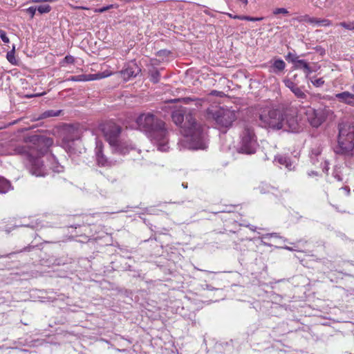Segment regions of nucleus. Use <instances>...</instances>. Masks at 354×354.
Wrapping results in <instances>:
<instances>
[{
	"mask_svg": "<svg viewBox=\"0 0 354 354\" xmlns=\"http://www.w3.org/2000/svg\"><path fill=\"white\" fill-rule=\"evenodd\" d=\"M259 125L274 130L299 132L302 127L298 120L297 111L293 108L274 109L265 107L259 113Z\"/></svg>",
	"mask_w": 354,
	"mask_h": 354,
	"instance_id": "nucleus-1",
	"label": "nucleus"
},
{
	"mask_svg": "<svg viewBox=\"0 0 354 354\" xmlns=\"http://www.w3.org/2000/svg\"><path fill=\"white\" fill-rule=\"evenodd\" d=\"M173 122L182 129L184 136L181 141L185 147L190 149H204L206 143L201 126L196 122L192 113L185 107L174 110L171 114Z\"/></svg>",
	"mask_w": 354,
	"mask_h": 354,
	"instance_id": "nucleus-2",
	"label": "nucleus"
},
{
	"mask_svg": "<svg viewBox=\"0 0 354 354\" xmlns=\"http://www.w3.org/2000/svg\"><path fill=\"white\" fill-rule=\"evenodd\" d=\"M138 129L157 146L160 151L169 149L167 130L164 121L151 113L140 114L136 119Z\"/></svg>",
	"mask_w": 354,
	"mask_h": 354,
	"instance_id": "nucleus-3",
	"label": "nucleus"
},
{
	"mask_svg": "<svg viewBox=\"0 0 354 354\" xmlns=\"http://www.w3.org/2000/svg\"><path fill=\"white\" fill-rule=\"evenodd\" d=\"M31 140L36 145L35 147L30 148L28 151L26 147L19 145L15 151L18 154H27L30 163V171L32 175L44 176L47 171L40 158L48 152V148L53 144V140L44 136H34Z\"/></svg>",
	"mask_w": 354,
	"mask_h": 354,
	"instance_id": "nucleus-4",
	"label": "nucleus"
},
{
	"mask_svg": "<svg viewBox=\"0 0 354 354\" xmlns=\"http://www.w3.org/2000/svg\"><path fill=\"white\" fill-rule=\"evenodd\" d=\"M104 136L115 153L125 154L133 149L131 142L121 138V127L114 123L106 124L103 129Z\"/></svg>",
	"mask_w": 354,
	"mask_h": 354,
	"instance_id": "nucleus-5",
	"label": "nucleus"
},
{
	"mask_svg": "<svg viewBox=\"0 0 354 354\" xmlns=\"http://www.w3.org/2000/svg\"><path fill=\"white\" fill-rule=\"evenodd\" d=\"M258 147L257 138L254 128L248 124L243 127L241 134L239 151L245 154H252Z\"/></svg>",
	"mask_w": 354,
	"mask_h": 354,
	"instance_id": "nucleus-6",
	"label": "nucleus"
},
{
	"mask_svg": "<svg viewBox=\"0 0 354 354\" xmlns=\"http://www.w3.org/2000/svg\"><path fill=\"white\" fill-rule=\"evenodd\" d=\"M338 143L340 151L348 153L354 149V126L349 123L339 125Z\"/></svg>",
	"mask_w": 354,
	"mask_h": 354,
	"instance_id": "nucleus-7",
	"label": "nucleus"
},
{
	"mask_svg": "<svg viewBox=\"0 0 354 354\" xmlns=\"http://www.w3.org/2000/svg\"><path fill=\"white\" fill-rule=\"evenodd\" d=\"M209 118H212L216 124L221 127H228L236 120V116L234 111L225 109L223 108H216L209 109L207 111Z\"/></svg>",
	"mask_w": 354,
	"mask_h": 354,
	"instance_id": "nucleus-8",
	"label": "nucleus"
},
{
	"mask_svg": "<svg viewBox=\"0 0 354 354\" xmlns=\"http://www.w3.org/2000/svg\"><path fill=\"white\" fill-rule=\"evenodd\" d=\"M305 114L308 122L313 127H319L324 121L322 110H315L310 106H307L305 108Z\"/></svg>",
	"mask_w": 354,
	"mask_h": 354,
	"instance_id": "nucleus-9",
	"label": "nucleus"
},
{
	"mask_svg": "<svg viewBox=\"0 0 354 354\" xmlns=\"http://www.w3.org/2000/svg\"><path fill=\"white\" fill-rule=\"evenodd\" d=\"M141 72V68L134 61L126 64L120 74L124 81L136 77Z\"/></svg>",
	"mask_w": 354,
	"mask_h": 354,
	"instance_id": "nucleus-10",
	"label": "nucleus"
},
{
	"mask_svg": "<svg viewBox=\"0 0 354 354\" xmlns=\"http://www.w3.org/2000/svg\"><path fill=\"white\" fill-rule=\"evenodd\" d=\"M111 75V73L109 71H104L102 73H97L95 74H88V75H79L75 76H72L68 78L69 81L73 82H86L91 80H100L104 77H107Z\"/></svg>",
	"mask_w": 354,
	"mask_h": 354,
	"instance_id": "nucleus-11",
	"label": "nucleus"
},
{
	"mask_svg": "<svg viewBox=\"0 0 354 354\" xmlns=\"http://www.w3.org/2000/svg\"><path fill=\"white\" fill-rule=\"evenodd\" d=\"M96 146H95V156L96 160L98 165L102 167H105L109 165V162L107 158L104 156L102 153L103 150V144L100 140H96Z\"/></svg>",
	"mask_w": 354,
	"mask_h": 354,
	"instance_id": "nucleus-12",
	"label": "nucleus"
},
{
	"mask_svg": "<svg viewBox=\"0 0 354 354\" xmlns=\"http://www.w3.org/2000/svg\"><path fill=\"white\" fill-rule=\"evenodd\" d=\"M292 62L295 65L296 69L302 70L308 76L313 72L312 68L309 64L304 59H299L297 57H293L291 59Z\"/></svg>",
	"mask_w": 354,
	"mask_h": 354,
	"instance_id": "nucleus-13",
	"label": "nucleus"
},
{
	"mask_svg": "<svg viewBox=\"0 0 354 354\" xmlns=\"http://www.w3.org/2000/svg\"><path fill=\"white\" fill-rule=\"evenodd\" d=\"M335 98L337 99L339 102L350 106H354V94L348 91H344L335 94Z\"/></svg>",
	"mask_w": 354,
	"mask_h": 354,
	"instance_id": "nucleus-14",
	"label": "nucleus"
},
{
	"mask_svg": "<svg viewBox=\"0 0 354 354\" xmlns=\"http://www.w3.org/2000/svg\"><path fill=\"white\" fill-rule=\"evenodd\" d=\"M274 161L278 162L281 165H283L286 169L291 171L295 169V165L289 158L283 156H277L274 158Z\"/></svg>",
	"mask_w": 354,
	"mask_h": 354,
	"instance_id": "nucleus-15",
	"label": "nucleus"
},
{
	"mask_svg": "<svg viewBox=\"0 0 354 354\" xmlns=\"http://www.w3.org/2000/svg\"><path fill=\"white\" fill-rule=\"evenodd\" d=\"M48 161L50 162V168L55 172L59 173L63 171V167L58 163L55 157L53 154L49 155Z\"/></svg>",
	"mask_w": 354,
	"mask_h": 354,
	"instance_id": "nucleus-16",
	"label": "nucleus"
},
{
	"mask_svg": "<svg viewBox=\"0 0 354 354\" xmlns=\"http://www.w3.org/2000/svg\"><path fill=\"white\" fill-rule=\"evenodd\" d=\"M321 152L322 149L319 147L312 149L310 158L313 165H317V164L319 162V156H321Z\"/></svg>",
	"mask_w": 354,
	"mask_h": 354,
	"instance_id": "nucleus-17",
	"label": "nucleus"
},
{
	"mask_svg": "<svg viewBox=\"0 0 354 354\" xmlns=\"http://www.w3.org/2000/svg\"><path fill=\"white\" fill-rule=\"evenodd\" d=\"M286 67V63L282 59H277L274 60L272 66V70L270 71L272 73H278L280 71H282Z\"/></svg>",
	"mask_w": 354,
	"mask_h": 354,
	"instance_id": "nucleus-18",
	"label": "nucleus"
},
{
	"mask_svg": "<svg viewBox=\"0 0 354 354\" xmlns=\"http://www.w3.org/2000/svg\"><path fill=\"white\" fill-rule=\"evenodd\" d=\"M12 187L10 183L3 177H0V193L6 194Z\"/></svg>",
	"mask_w": 354,
	"mask_h": 354,
	"instance_id": "nucleus-19",
	"label": "nucleus"
},
{
	"mask_svg": "<svg viewBox=\"0 0 354 354\" xmlns=\"http://www.w3.org/2000/svg\"><path fill=\"white\" fill-rule=\"evenodd\" d=\"M227 16L230 18L238 19L241 20H247L250 21H258L263 19L262 17H252L248 16H241V15H232L230 13H227Z\"/></svg>",
	"mask_w": 354,
	"mask_h": 354,
	"instance_id": "nucleus-20",
	"label": "nucleus"
},
{
	"mask_svg": "<svg viewBox=\"0 0 354 354\" xmlns=\"http://www.w3.org/2000/svg\"><path fill=\"white\" fill-rule=\"evenodd\" d=\"M298 22L302 23L306 22L314 25V22L316 21V18L311 17L308 15H301L295 19Z\"/></svg>",
	"mask_w": 354,
	"mask_h": 354,
	"instance_id": "nucleus-21",
	"label": "nucleus"
},
{
	"mask_svg": "<svg viewBox=\"0 0 354 354\" xmlns=\"http://www.w3.org/2000/svg\"><path fill=\"white\" fill-rule=\"evenodd\" d=\"M292 93L295 94V95L299 100V102L301 103L304 102V100L307 99V95L305 93L304 91H302V89L300 87H297Z\"/></svg>",
	"mask_w": 354,
	"mask_h": 354,
	"instance_id": "nucleus-22",
	"label": "nucleus"
},
{
	"mask_svg": "<svg viewBox=\"0 0 354 354\" xmlns=\"http://www.w3.org/2000/svg\"><path fill=\"white\" fill-rule=\"evenodd\" d=\"M61 112H62V111H60V110H58V111H55V110L46 111L44 113H42V114L40 116V118L43 119V118H50V117H56V116L59 115Z\"/></svg>",
	"mask_w": 354,
	"mask_h": 354,
	"instance_id": "nucleus-23",
	"label": "nucleus"
},
{
	"mask_svg": "<svg viewBox=\"0 0 354 354\" xmlns=\"http://www.w3.org/2000/svg\"><path fill=\"white\" fill-rule=\"evenodd\" d=\"M160 73L158 70L153 69L150 72V80L153 83H157L159 81Z\"/></svg>",
	"mask_w": 354,
	"mask_h": 354,
	"instance_id": "nucleus-24",
	"label": "nucleus"
},
{
	"mask_svg": "<svg viewBox=\"0 0 354 354\" xmlns=\"http://www.w3.org/2000/svg\"><path fill=\"white\" fill-rule=\"evenodd\" d=\"M330 24V21L326 19H319L316 18V21L314 22V26H329Z\"/></svg>",
	"mask_w": 354,
	"mask_h": 354,
	"instance_id": "nucleus-25",
	"label": "nucleus"
},
{
	"mask_svg": "<svg viewBox=\"0 0 354 354\" xmlns=\"http://www.w3.org/2000/svg\"><path fill=\"white\" fill-rule=\"evenodd\" d=\"M15 46H12V49L8 52L6 57L9 62L11 64H15L16 62L15 57Z\"/></svg>",
	"mask_w": 354,
	"mask_h": 354,
	"instance_id": "nucleus-26",
	"label": "nucleus"
},
{
	"mask_svg": "<svg viewBox=\"0 0 354 354\" xmlns=\"http://www.w3.org/2000/svg\"><path fill=\"white\" fill-rule=\"evenodd\" d=\"M68 132H73V133H75V135L72 136L70 138H65L64 139L67 142L71 141V140H78L80 138V134L78 133V132L74 128H72V127L68 128Z\"/></svg>",
	"mask_w": 354,
	"mask_h": 354,
	"instance_id": "nucleus-27",
	"label": "nucleus"
},
{
	"mask_svg": "<svg viewBox=\"0 0 354 354\" xmlns=\"http://www.w3.org/2000/svg\"><path fill=\"white\" fill-rule=\"evenodd\" d=\"M283 82L286 87H288L292 92L297 87V86L290 79H286Z\"/></svg>",
	"mask_w": 354,
	"mask_h": 354,
	"instance_id": "nucleus-28",
	"label": "nucleus"
},
{
	"mask_svg": "<svg viewBox=\"0 0 354 354\" xmlns=\"http://www.w3.org/2000/svg\"><path fill=\"white\" fill-rule=\"evenodd\" d=\"M339 26L347 29V30H354V21L350 22H341L338 24Z\"/></svg>",
	"mask_w": 354,
	"mask_h": 354,
	"instance_id": "nucleus-29",
	"label": "nucleus"
},
{
	"mask_svg": "<svg viewBox=\"0 0 354 354\" xmlns=\"http://www.w3.org/2000/svg\"><path fill=\"white\" fill-rule=\"evenodd\" d=\"M273 14L275 15H279V14H283V15H287L289 14V12L286 8H276L273 10Z\"/></svg>",
	"mask_w": 354,
	"mask_h": 354,
	"instance_id": "nucleus-30",
	"label": "nucleus"
},
{
	"mask_svg": "<svg viewBox=\"0 0 354 354\" xmlns=\"http://www.w3.org/2000/svg\"><path fill=\"white\" fill-rule=\"evenodd\" d=\"M311 83L316 87H320L324 85V80L323 78H318L316 80L311 79Z\"/></svg>",
	"mask_w": 354,
	"mask_h": 354,
	"instance_id": "nucleus-31",
	"label": "nucleus"
},
{
	"mask_svg": "<svg viewBox=\"0 0 354 354\" xmlns=\"http://www.w3.org/2000/svg\"><path fill=\"white\" fill-rule=\"evenodd\" d=\"M37 10L41 13V14H43V13H47L48 12H50V6L48 5H44V6H40L37 8Z\"/></svg>",
	"mask_w": 354,
	"mask_h": 354,
	"instance_id": "nucleus-32",
	"label": "nucleus"
},
{
	"mask_svg": "<svg viewBox=\"0 0 354 354\" xmlns=\"http://www.w3.org/2000/svg\"><path fill=\"white\" fill-rule=\"evenodd\" d=\"M0 38L5 44H8L10 41L9 38L7 37L6 32L1 29H0Z\"/></svg>",
	"mask_w": 354,
	"mask_h": 354,
	"instance_id": "nucleus-33",
	"label": "nucleus"
},
{
	"mask_svg": "<svg viewBox=\"0 0 354 354\" xmlns=\"http://www.w3.org/2000/svg\"><path fill=\"white\" fill-rule=\"evenodd\" d=\"M75 61V59L73 56L71 55H66L63 62H62V65L64 66V63H67V64H73Z\"/></svg>",
	"mask_w": 354,
	"mask_h": 354,
	"instance_id": "nucleus-34",
	"label": "nucleus"
},
{
	"mask_svg": "<svg viewBox=\"0 0 354 354\" xmlns=\"http://www.w3.org/2000/svg\"><path fill=\"white\" fill-rule=\"evenodd\" d=\"M320 167L322 169L323 171H328V162L326 160H324V162L322 161L320 163Z\"/></svg>",
	"mask_w": 354,
	"mask_h": 354,
	"instance_id": "nucleus-35",
	"label": "nucleus"
},
{
	"mask_svg": "<svg viewBox=\"0 0 354 354\" xmlns=\"http://www.w3.org/2000/svg\"><path fill=\"white\" fill-rule=\"evenodd\" d=\"M37 8L35 7H30L27 9V12L31 15V17H33Z\"/></svg>",
	"mask_w": 354,
	"mask_h": 354,
	"instance_id": "nucleus-36",
	"label": "nucleus"
},
{
	"mask_svg": "<svg viewBox=\"0 0 354 354\" xmlns=\"http://www.w3.org/2000/svg\"><path fill=\"white\" fill-rule=\"evenodd\" d=\"M264 186H266L268 189H269V188H270V187L268 186L267 185H262L261 186H259V190H260V192L261 193H266V190L264 189ZM268 192H269V190H268Z\"/></svg>",
	"mask_w": 354,
	"mask_h": 354,
	"instance_id": "nucleus-37",
	"label": "nucleus"
},
{
	"mask_svg": "<svg viewBox=\"0 0 354 354\" xmlns=\"http://www.w3.org/2000/svg\"><path fill=\"white\" fill-rule=\"evenodd\" d=\"M264 237H279L277 233H270L264 235Z\"/></svg>",
	"mask_w": 354,
	"mask_h": 354,
	"instance_id": "nucleus-38",
	"label": "nucleus"
},
{
	"mask_svg": "<svg viewBox=\"0 0 354 354\" xmlns=\"http://www.w3.org/2000/svg\"><path fill=\"white\" fill-rule=\"evenodd\" d=\"M182 100L185 103H189L190 101H192V99L190 97H185L183 98Z\"/></svg>",
	"mask_w": 354,
	"mask_h": 354,
	"instance_id": "nucleus-39",
	"label": "nucleus"
},
{
	"mask_svg": "<svg viewBox=\"0 0 354 354\" xmlns=\"http://www.w3.org/2000/svg\"><path fill=\"white\" fill-rule=\"evenodd\" d=\"M32 3L47 2V0H30Z\"/></svg>",
	"mask_w": 354,
	"mask_h": 354,
	"instance_id": "nucleus-40",
	"label": "nucleus"
},
{
	"mask_svg": "<svg viewBox=\"0 0 354 354\" xmlns=\"http://www.w3.org/2000/svg\"><path fill=\"white\" fill-rule=\"evenodd\" d=\"M106 10H107V8H102L99 9V12H104Z\"/></svg>",
	"mask_w": 354,
	"mask_h": 354,
	"instance_id": "nucleus-41",
	"label": "nucleus"
},
{
	"mask_svg": "<svg viewBox=\"0 0 354 354\" xmlns=\"http://www.w3.org/2000/svg\"><path fill=\"white\" fill-rule=\"evenodd\" d=\"M285 249H286V250H290V251L294 250V249H293V248H290V247H288V246L285 247Z\"/></svg>",
	"mask_w": 354,
	"mask_h": 354,
	"instance_id": "nucleus-42",
	"label": "nucleus"
},
{
	"mask_svg": "<svg viewBox=\"0 0 354 354\" xmlns=\"http://www.w3.org/2000/svg\"><path fill=\"white\" fill-rule=\"evenodd\" d=\"M78 8L83 9V10H86V9H87V8H85V7H78Z\"/></svg>",
	"mask_w": 354,
	"mask_h": 354,
	"instance_id": "nucleus-43",
	"label": "nucleus"
},
{
	"mask_svg": "<svg viewBox=\"0 0 354 354\" xmlns=\"http://www.w3.org/2000/svg\"><path fill=\"white\" fill-rule=\"evenodd\" d=\"M182 185L183 186L184 188H187V185H185L184 183H183Z\"/></svg>",
	"mask_w": 354,
	"mask_h": 354,
	"instance_id": "nucleus-44",
	"label": "nucleus"
},
{
	"mask_svg": "<svg viewBox=\"0 0 354 354\" xmlns=\"http://www.w3.org/2000/svg\"><path fill=\"white\" fill-rule=\"evenodd\" d=\"M351 90L354 92V85L351 86Z\"/></svg>",
	"mask_w": 354,
	"mask_h": 354,
	"instance_id": "nucleus-45",
	"label": "nucleus"
},
{
	"mask_svg": "<svg viewBox=\"0 0 354 354\" xmlns=\"http://www.w3.org/2000/svg\"><path fill=\"white\" fill-rule=\"evenodd\" d=\"M180 99L175 100V101H180Z\"/></svg>",
	"mask_w": 354,
	"mask_h": 354,
	"instance_id": "nucleus-46",
	"label": "nucleus"
},
{
	"mask_svg": "<svg viewBox=\"0 0 354 354\" xmlns=\"http://www.w3.org/2000/svg\"><path fill=\"white\" fill-rule=\"evenodd\" d=\"M2 257H3V256L0 255V258H2Z\"/></svg>",
	"mask_w": 354,
	"mask_h": 354,
	"instance_id": "nucleus-47",
	"label": "nucleus"
}]
</instances>
